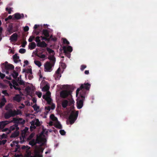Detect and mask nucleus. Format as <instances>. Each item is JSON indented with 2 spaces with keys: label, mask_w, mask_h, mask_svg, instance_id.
<instances>
[{
  "label": "nucleus",
  "mask_w": 157,
  "mask_h": 157,
  "mask_svg": "<svg viewBox=\"0 0 157 157\" xmlns=\"http://www.w3.org/2000/svg\"><path fill=\"white\" fill-rule=\"evenodd\" d=\"M91 85L88 83H84L82 84L80 87L76 91V96L79 93L80 99L79 100L77 101V107L78 109H81L83 105V101L85 100L86 91L89 90L90 87Z\"/></svg>",
  "instance_id": "obj_1"
},
{
  "label": "nucleus",
  "mask_w": 157,
  "mask_h": 157,
  "mask_svg": "<svg viewBox=\"0 0 157 157\" xmlns=\"http://www.w3.org/2000/svg\"><path fill=\"white\" fill-rule=\"evenodd\" d=\"M78 111H77L75 113L73 111L69 117V119L71 124H73L77 119L78 115Z\"/></svg>",
  "instance_id": "obj_2"
},
{
  "label": "nucleus",
  "mask_w": 157,
  "mask_h": 157,
  "mask_svg": "<svg viewBox=\"0 0 157 157\" xmlns=\"http://www.w3.org/2000/svg\"><path fill=\"white\" fill-rule=\"evenodd\" d=\"M54 65V63L50 62H47L44 64V71L45 72H50L52 70V67Z\"/></svg>",
  "instance_id": "obj_3"
},
{
  "label": "nucleus",
  "mask_w": 157,
  "mask_h": 157,
  "mask_svg": "<svg viewBox=\"0 0 157 157\" xmlns=\"http://www.w3.org/2000/svg\"><path fill=\"white\" fill-rule=\"evenodd\" d=\"M11 121V122L13 121L14 123L17 124L18 126L19 124L23 125L25 123V120L21 118H13V121Z\"/></svg>",
  "instance_id": "obj_4"
},
{
  "label": "nucleus",
  "mask_w": 157,
  "mask_h": 157,
  "mask_svg": "<svg viewBox=\"0 0 157 157\" xmlns=\"http://www.w3.org/2000/svg\"><path fill=\"white\" fill-rule=\"evenodd\" d=\"M71 92L67 90H63L60 93V97L63 98H65L69 95H71Z\"/></svg>",
  "instance_id": "obj_5"
},
{
  "label": "nucleus",
  "mask_w": 157,
  "mask_h": 157,
  "mask_svg": "<svg viewBox=\"0 0 157 157\" xmlns=\"http://www.w3.org/2000/svg\"><path fill=\"white\" fill-rule=\"evenodd\" d=\"M63 70H62L60 67H59L56 71L54 75L55 78H60L61 76V73L63 72Z\"/></svg>",
  "instance_id": "obj_6"
},
{
  "label": "nucleus",
  "mask_w": 157,
  "mask_h": 157,
  "mask_svg": "<svg viewBox=\"0 0 157 157\" xmlns=\"http://www.w3.org/2000/svg\"><path fill=\"white\" fill-rule=\"evenodd\" d=\"M3 64L5 66V68L6 70H9L14 69L13 66L11 64H8L7 62H6L5 63H3Z\"/></svg>",
  "instance_id": "obj_7"
},
{
  "label": "nucleus",
  "mask_w": 157,
  "mask_h": 157,
  "mask_svg": "<svg viewBox=\"0 0 157 157\" xmlns=\"http://www.w3.org/2000/svg\"><path fill=\"white\" fill-rule=\"evenodd\" d=\"M64 52L67 53L68 52H71L72 51V48L71 47L69 46H64L63 48Z\"/></svg>",
  "instance_id": "obj_8"
},
{
  "label": "nucleus",
  "mask_w": 157,
  "mask_h": 157,
  "mask_svg": "<svg viewBox=\"0 0 157 157\" xmlns=\"http://www.w3.org/2000/svg\"><path fill=\"white\" fill-rule=\"evenodd\" d=\"M13 110L10 109L8 112L6 113L4 117L6 119H8L12 117H14V115L13 113Z\"/></svg>",
  "instance_id": "obj_9"
},
{
  "label": "nucleus",
  "mask_w": 157,
  "mask_h": 157,
  "mask_svg": "<svg viewBox=\"0 0 157 157\" xmlns=\"http://www.w3.org/2000/svg\"><path fill=\"white\" fill-rule=\"evenodd\" d=\"M25 78H32L33 76L32 74V71L31 69H28L27 72L25 75Z\"/></svg>",
  "instance_id": "obj_10"
},
{
  "label": "nucleus",
  "mask_w": 157,
  "mask_h": 157,
  "mask_svg": "<svg viewBox=\"0 0 157 157\" xmlns=\"http://www.w3.org/2000/svg\"><path fill=\"white\" fill-rule=\"evenodd\" d=\"M25 90L28 95L31 96L33 92V90L29 86L26 87L25 89Z\"/></svg>",
  "instance_id": "obj_11"
},
{
  "label": "nucleus",
  "mask_w": 157,
  "mask_h": 157,
  "mask_svg": "<svg viewBox=\"0 0 157 157\" xmlns=\"http://www.w3.org/2000/svg\"><path fill=\"white\" fill-rule=\"evenodd\" d=\"M13 59L14 62L15 63H18L21 61L20 59L19 56H18L17 54L16 53L13 56Z\"/></svg>",
  "instance_id": "obj_12"
},
{
  "label": "nucleus",
  "mask_w": 157,
  "mask_h": 157,
  "mask_svg": "<svg viewBox=\"0 0 157 157\" xmlns=\"http://www.w3.org/2000/svg\"><path fill=\"white\" fill-rule=\"evenodd\" d=\"M17 34L16 33H14L12 35L10 38V40L11 42L16 41L17 40Z\"/></svg>",
  "instance_id": "obj_13"
},
{
  "label": "nucleus",
  "mask_w": 157,
  "mask_h": 157,
  "mask_svg": "<svg viewBox=\"0 0 157 157\" xmlns=\"http://www.w3.org/2000/svg\"><path fill=\"white\" fill-rule=\"evenodd\" d=\"M31 125H35L36 126H39L40 125V122L38 119H36L35 121H33L31 122Z\"/></svg>",
  "instance_id": "obj_14"
},
{
  "label": "nucleus",
  "mask_w": 157,
  "mask_h": 157,
  "mask_svg": "<svg viewBox=\"0 0 157 157\" xmlns=\"http://www.w3.org/2000/svg\"><path fill=\"white\" fill-rule=\"evenodd\" d=\"M47 44L44 41L40 42L37 44V46L39 47L44 48L47 46Z\"/></svg>",
  "instance_id": "obj_15"
},
{
  "label": "nucleus",
  "mask_w": 157,
  "mask_h": 157,
  "mask_svg": "<svg viewBox=\"0 0 157 157\" xmlns=\"http://www.w3.org/2000/svg\"><path fill=\"white\" fill-rule=\"evenodd\" d=\"M19 134V132L18 130H15L12 133L10 136L11 138H15L18 136Z\"/></svg>",
  "instance_id": "obj_16"
},
{
  "label": "nucleus",
  "mask_w": 157,
  "mask_h": 157,
  "mask_svg": "<svg viewBox=\"0 0 157 157\" xmlns=\"http://www.w3.org/2000/svg\"><path fill=\"white\" fill-rule=\"evenodd\" d=\"M13 100L18 102H19L21 100V97L19 94H17L13 98Z\"/></svg>",
  "instance_id": "obj_17"
},
{
  "label": "nucleus",
  "mask_w": 157,
  "mask_h": 157,
  "mask_svg": "<svg viewBox=\"0 0 157 157\" xmlns=\"http://www.w3.org/2000/svg\"><path fill=\"white\" fill-rule=\"evenodd\" d=\"M13 87L14 89L16 90H20L21 89V88L18 87H16V86H18V83L16 81H15L14 80H13Z\"/></svg>",
  "instance_id": "obj_18"
},
{
  "label": "nucleus",
  "mask_w": 157,
  "mask_h": 157,
  "mask_svg": "<svg viewBox=\"0 0 157 157\" xmlns=\"http://www.w3.org/2000/svg\"><path fill=\"white\" fill-rule=\"evenodd\" d=\"M6 102V101L4 96H3V98L2 99L0 102V108H2V107L4 105L5 103Z\"/></svg>",
  "instance_id": "obj_19"
},
{
  "label": "nucleus",
  "mask_w": 157,
  "mask_h": 157,
  "mask_svg": "<svg viewBox=\"0 0 157 157\" xmlns=\"http://www.w3.org/2000/svg\"><path fill=\"white\" fill-rule=\"evenodd\" d=\"M10 131H13L16 129V130H18L19 129V128L18 125L15 123V124L11 126L10 128Z\"/></svg>",
  "instance_id": "obj_20"
},
{
  "label": "nucleus",
  "mask_w": 157,
  "mask_h": 157,
  "mask_svg": "<svg viewBox=\"0 0 157 157\" xmlns=\"http://www.w3.org/2000/svg\"><path fill=\"white\" fill-rule=\"evenodd\" d=\"M48 59L51 61L50 62H51L52 63H54L55 64L56 62V59L54 56L51 55L49 56L48 57Z\"/></svg>",
  "instance_id": "obj_21"
},
{
  "label": "nucleus",
  "mask_w": 157,
  "mask_h": 157,
  "mask_svg": "<svg viewBox=\"0 0 157 157\" xmlns=\"http://www.w3.org/2000/svg\"><path fill=\"white\" fill-rule=\"evenodd\" d=\"M14 17L17 19H19L24 17L23 14H21L19 13H16L14 15Z\"/></svg>",
  "instance_id": "obj_22"
},
{
  "label": "nucleus",
  "mask_w": 157,
  "mask_h": 157,
  "mask_svg": "<svg viewBox=\"0 0 157 157\" xmlns=\"http://www.w3.org/2000/svg\"><path fill=\"white\" fill-rule=\"evenodd\" d=\"M54 126L56 128L59 129H61L62 128V125L58 121H57V122L55 123L54 124Z\"/></svg>",
  "instance_id": "obj_23"
},
{
  "label": "nucleus",
  "mask_w": 157,
  "mask_h": 157,
  "mask_svg": "<svg viewBox=\"0 0 157 157\" xmlns=\"http://www.w3.org/2000/svg\"><path fill=\"white\" fill-rule=\"evenodd\" d=\"M68 101L66 100H64L62 103V105L63 108H66L68 105Z\"/></svg>",
  "instance_id": "obj_24"
},
{
  "label": "nucleus",
  "mask_w": 157,
  "mask_h": 157,
  "mask_svg": "<svg viewBox=\"0 0 157 157\" xmlns=\"http://www.w3.org/2000/svg\"><path fill=\"white\" fill-rule=\"evenodd\" d=\"M36 47V44L34 42H33L29 44V48L31 50L34 49Z\"/></svg>",
  "instance_id": "obj_25"
},
{
  "label": "nucleus",
  "mask_w": 157,
  "mask_h": 157,
  "mask_svg": "<svg viewBox=\"0 0 157 157\" xmlns=\"http://www.w3.org/2000/svg\"><path fill=\"white\" fill-rule=\"evenodd\" d=\"M51 93L49 91H47L46 94L43 95V99H45L46 98L50 97Z\"/></svg>",
  "instance_id": "obj_26"
},
{
  "label": "nucleus",
  "mask_w": 157,
  "mask_h": 157,
  "mask_svg": "<svg viewBox=\"0 0 157 157\" xmlns=\"http://www.w3.org/2000/svg\"><path fill=\"white\" fill-rule=\"evenodd\" d=\"M12 121H4L2 122H0V128L2 127V125H3L5 126L7 124H9L10 122H11Z\"/></svg>",
  "instance_id": "obj_27"
},
{
  "label": "nucleus",
  "mask_w": 157,
  "mask_h": 157,
  "mask_svg": "<svg viewBox=\"0 0 157 157\" xmlns=\"http://www.w3.org/2000/svg\"><path fill=\"white\" fill-rule=\"evenodd\" d=\"M18 75V73L17 72L14 71L11 74V75L14 78H16Z\"/></svg>",
  "instance_id": "obj_28"
},
{
  "label": "nucleus",
  "mask_w": 157,
  "mask_h": 157,
  "mask_svg": "<svg viewBox=\"0 0 157 157\" xmlns=\"http://www.w3.org/2000/svg\"><path fill=\"white\" fill-rule=\"evenodd\" d=\"M43 33L46 37H48L49 36L48 31L47 30H43Z\"/></svg>",
  "instance_id": "obj_29"
},
{
  "label": "nucleus",
  "mask_w": 157,
  "mask_h": 157,
  "mask_svg": "<svg viewBox=\"0 0 157 157\" xmlns=\"http://www.w3.org/2000/svg\"><path fill=\"white\" fill-rule=\"evenodd\" d=\"M50 118L53 121H58L57 118L55 117L53 114H51L50 116Z\"/></svg>",
  "instance_id": "obj_30"
},
{
  "label": "nucleus",
  "mask_w": 157,
  "mask_h": 157,
  "mask_svg": "<svg viewBox=\"0 0 157 157\" xmlns=\"http://www.w3.org/2000/svg\"><path fill=\"white\" fill-rule=\"evenodd\" d=\"M13 113L14 115V117L15 115H18L21 113V112L20 110H17V111L15 110L13 111Z\"/></svg>",
  "instance_id": "obj_31"
},
{
  "label": "nucleus",
  "mask_w": 157,
  "mask_h": 157,
  "mask_svg": "<svg viewBox=\"0 0 157 157\" xmlns=\"http://www.w3.org/2000/svg\"><path fill=\"white\" fill-rule=\"evenodd\" d=\"M36 142L34 139H33L32 140L29 142V144L32 146H34L36 144Z\"/></svg>",
  "instance_id": "obj_32"
},
{
  "label": "nucleus",
  "mask_w": 157,
  "mask_h": 157,
  "mask_svg": "<svg viewBox=\"0 0 157 157\" xmlns=\"http://www.w3.org/2000/svg\"><path fill=\"white\" fill-rule=\"evenodd\" d=\"M35 64L38 67H40L41 66V63L38 60H35L34 61Z\"/></svg>",
  "instance_id": "obj_33"
},
{
  "label": "nucleus",
  "mask_w": 157,
  "mask_h": 157,
  "mask_svg": "<svg viewBox=\"0 0 157 157\" xmlns=\"http://www.w3.org/2000/svg\"><path fill=\"white\" fill-rule=\"evenodd\" d=\"M18 81V83L20 85H25V82L23 80H21V79H16Z\"/></svg>",
  "instance_id": "obj_34"
},
{
  "label": "nucleus",
  "mask_w": 157,
  "mask_h": 157,
  "mask_svg": "<svg viewBox=\"0 0 157 157\" xmlns=\"http://www.w3.org/2000/svg\"><path fill=\"white\" fill-rule=\"evenodd\" d=\"M44 99L47 101V103L48 104H50L51 102H52V99L50 97L46 98L45 99Z\"/></svg>",
  "instance_id": "obj_35"
},
{
  "label": "nucleus",
  "mask_w": 157,
  "mask_h": 157,
  "mask_svg": "<svg viewBox=\"0 0 157 157\" xmlns=\"http://www.w3.org/2000/svg\"><path fill=\"white\" fill-rule=\"evenodd\" d=\"M32 107L34 110L36 111H37L39 109V107L37 106L36 104L34 105Z\"/></svg>",
  "instance_id": "obj_36"
},
{
  "label": "nucleus",
  "mask_w": 157,
  "mask_h": 157,
  "mask_svg": "<svg viewBox=\"0 0 157 157\" xmlns=\"http://www.w3.org/2000/svg\"><path fill=\"white\" fill-rule=\"evenodd\" d=\"M49 88L47 86H44L42 89V90L43 91H48L49 90Z\"/></svg>",
  "instance_id": "obj_37"
},
{
  "label": "nucleus",
  "mask_w": 157,
  "mask_h": 157,
  "mask_svg": "<svg viewBox=\"0 0 157 157\" xmlns=\"http://www.w3.org/2000/svg\"><path fill=\"white\" fill-rule=\"evenodd\" d=\"M12 8H8L7 7L6 9V11H8L9 14H10L11 12L12 11Z\"/></svg>",
  "instance_id": "obj_38"
},
{
  "label": "nucleus",
  "mask_w": 157,
  "mask_h": 157,
  "mask_svg": "<svg viewBox=\"0 0 157 157\" xmlns=\"http://www.w3.org/2000/svg\"><path fill=\"white\" fill-rule=\"evenodd\" d=\"M52 35H51L50 36V38H47L48 37H46V40H47L48 41H49L50 40H53V41H55L56 40V38H55V39H52Z\"/></svg>",
  "instance_id": "obj_39"
},
{
  "label": "nucleus",
  "mask_w": 157,
  "mask_h": 157,
  "mask_svg": "<svg viewBox=\"0 0 157 157\" xmlns=\"http://www.w3.org/2000/svg\"><path fill=\"white\" fill-rule=\"evenodd\" d=\"M19 52L21 54H23L25 52L26 50L24 48H21L19 51Z\"/></svg>",
  "instance_id": "obj_40"
},
{
  "label": "nucleus",
  "mask_w": 157,
  "mask_h": 157,
  "mask_svg": "<svg viewBox=\"0 0 157 157\" xmlns=\"http://www.w3.org/2000/svg\"><path fill=\"white\" fill-rule=\"evenodd\" d=\"M36 94L37 95L39 98H40L42 96V93L40 92L36 91Z\"/></svg>",
  "instance_id": "obj_41"
},
{
  "label": "nucleus",
  "mask_w": 157,
  "mask_h": 157,
  "mask_svg": "<svg viewBox=\"0 0 157 157\" xmlns=\"http://www.w3.org/2000/svg\"><path fill=\"white\" fill-rule=\"evenodd\" d=\"M59 132L62 135H64L66 134V132L64 130H61L59 131Z\"/></svg>",
  "instance_id": "obj_42"
},
{
  "label": "nucleus",
  "mask_w": 157,
  "mask_h": 157,
  "mask_svg": "<svg viewBox=\"0 0 157 157\" xmlns=\"http://www.w3.org/2000/svg\"><path fill=\"white\" fill-rule=\"evenodd\" d=\"M86 67V66L84 65H82L81 66L80 69L81 71H83Z\"/></svg>",
  "instance_id": "obj_43"
},
{
  "label": "nucleus",
  "mask_w": 157,
  "mask_h": 157,
  "mask_svg": "<svg viewBox=\"0 0 157 157\" xmlns=\"http://www.w3.org/2000/svg\"><path fill=\"white\" fill-rule=\"evenodd\" d=\"M35 37L33 36H31L29 38L28 41L29 42H31L34 39Z\"/></svg>",
  "instance_id": "obj_44"
},
{
  "label": "nucleus",
  "mask_w": 157,
  "mask_h": 157,
  "mask_svg": "<svg viewBox=\"0 0 157 157\" xmlns=\"http://www.w3.org/2000/svg\"><path fill=\"white\" fill-rule=\"evenodd\" d=\"M34 133H32L28 137V139L30 140L34 136Z\"/></svg>",
  "instance_id": "obj_45"
},
{
  "label": "nucleus",
  "mask_w": 157,
  "mask_h": 157,
  "mask_svg": "<svg viewBox=\"0 0 157 157\" xmlns=\"http://www.w3.org/2000/svg\"><path fill=\"white\" fill-rule=\"evenodd\" d=\"M47 51L50 53H53L54 51L49 48H47Z\"/></svg>",
  "instance_id": "obj_46"
},
{
  "label": "nucleus",
  "mask_w": 157,
  "mask_h": 157,
  "mask_svg": "<svg viewBox=\"0 0 157 157\" xmlns=\"http://www.w3.org/2000/svg\"><path fill=\"white\" fill-rule=\"evenodd\" d=\"M7 138V136L5 134H3L1 136V139H6Z\"/></svg>",
  "instance_id": "obj_47"
},
{
  "label": "nucleus",
  "mask_w": 157,
  "mask_h": 157,
  "mask_svg": "<svg viewBox=\"0 0 157 157\" xmlns=\"http://www.w3.org/2000/svg\"><path fill=\"white\" fill-rule=\"evenodd\" d=\"M63 43L64 44H69V42L65 38L63 39Z\"/></svg>",
  "instance_id": "obj_48"
},
{
  "label": "nucleus",
  "mask_w": 157,
  "mask_h": 157,
  "mask_svg": "<svg viewBox=\"0 0 157 157\" xmlns=\"http://www.w3.org/2000/svg\"><path fill=\"white\" fill-rule=\"evenodd\" d=\"M2 93L4 94L5 96H8L9 95L6 90H3L2 92Z\"/></svg>",
  "instance_id": "obj_49"
},
{
  "label": "nucleus",
  "mask_w": 157,
  "mask_h": 157,
  "mask_svg": "<svg viewBox=\"0 0 157 157\" xmlns=\"http://www.w3.org/2000/svg\"><path fill=\"white\" fill-rule=\"evenodd\" d=\"M40 37L39 36H37L36 38L35 41L37 43L40 42Z\"/></svg>",
  "instance_id": "obj_50"
},
{
  "label": "nucleus",
  "mask_w": 157,
  "mask_h": 157,
  "mask_svg": "<svg viewBox=\"0 0 157 157\" xmlns=\"http://www.w3.org/2000/svg\"><path fill=\"white\" fill-rule=\"evenodd\" d=\"M61 66L64 69L66 68V66L65 64L64 63H61Z\"/></svg>",
  "instance_id": "obj_51"
},
{
  "label": "nucleus",
  "mask_w": 157,
  "mask_h": 157,
  "mask_svg": "<svg viewBox=\"0 0 157 157\" xmlns=\"http://www.w3.org/2000/svg\"><path fill=\"white\" fill-rule=\"evenodd\" d=\"M5 75L0 72V77L1 78H4L5 77Z\"/></svg>",
  "instance_id": "obj_52"
},
{
  "label": "nucleus",
  "mask_w": 157,
  "mask_h": 157,
  "mask_svg": "<svg viewBox=\"0 0 157 157\" xmlns=\"http://www.w3.org/2000/svg\"><path fill=\"white\" fill-rule=\"evenodd\" d=\"M24 63L25 64L23 65V66L25 67L26 65H27L28 64V61L27 60H25L24 61Z\"/></svg>",
  "instance_id": "obj_53"
},
{
  "label": "nucleus",
  "mask_w": 157,
  "mask_h": 157,
  "mask_svg": "<svg viewBox=\"0 0 157 157\" xmlns=\"http://www.w3.org/2000/svg\"><path fill=\"white\" fill-rule=\"evenodd\" d=\"M6 142H7V140H3L2 141H1V143H1V145L2 144L4 145V144H5L6 143Z\"/></svg>",
  "instance_id": "obj_54"
},
{
  "label": "nucleus",
  "mask_w": 157,
  "mask_h": 157,
  "mask_svg": "<svg viewBox=\"0 0 157 157\" xmlns=\"http://www.w3.org/2000/svg\"><path fill=\"white\" fill-rule=\"evenodd\" d=\"M29 29V28L28 26H25L24 27V31L25 32L28 31Z\"/></svg>",
  "instance_id": "obj_55"
},
{
  "label": "nucleus",
  "mask_w": 157,
  "mask_h": 157,
  "mask_svg": "<svg viewBox=\"0 0 157 157\" xmlns=\"http://www.w3.org/2000/svg\"><path fill=\"white\" fill-rule=\"evenodd\" d=\"M39 57L41 58H44L45 57V55L44 54H42L40 56H38Z\"/></svg>",
  "instance_id": "obj_56"
},
{
  "label": "nucleus",
  "mask_w": 157,
  "mask_h": 157,
  "mask_svg": "<svg viewBox=\"0 0 157 157\" xmlns=\"http://www.w3.org/2000/svg\"><path fill=\"white\" fill-rule=\"evenodd\" d=\"M26 42L25 41V42H24L22 44V45H21V46L22 47H25L26 45Z\"/></svg>",
  "instance_id": "obj_57"
},
{
  "label": "nucleus",
  "mask_w": 157,
  "mask_h": 157,
  "mask_svg": "<svg viewBox=\"0 0 157 157\" xmlns=\"http://www.w3.org/2000/svg\"><path fill=\"white\" fill-rule=\"evenodd\" d=\"M12 18V16L11 15L9 16L7 18L5 19V21H7L9 19H11Z\"/></svg>",
  "instance_id": "obj_58"
},
{
  "label": "nucleus",
  "mask_w": 157,
  "mask_h": 157,
  "mask_svg": "<svg viewBox=\"0 0 157 157\" xmlns=\"http://www.w3.org/2000/svg\"><path fill=\"white\" fill-rule=\"evenodd\" d=\"M21 106H19V108L20 109H23L25 107V105L22 103L21 104Z\"/></svg>",
  "instance_id": "obj_59"
},
{
  "label": "nucleus",
  "mask_w": 157,
  "mask_h": 157,
  "mask_svg": "<svg viewBox=\"0 0 157 157\" xmlns=\"http://www.w3.org/2000/svg\"><path fill=\"white\" fill-rule=\"evenodd\" d=\"M35 125H31V126L30 127V129H32V128H33V129H35L36 128V127L35 126Z\"/></svg>",
  "instance_id": "obj_60"
},
{
  "label": "nucleus",
  "mask_w": 157,
  "mask_h": 157,
  "mask_svg": "<svg viewBox=\"0 0 157 157\" xmlns=\"http://www.w3.org/2000/svg\"><path fill=\"white\" fill-rule=\"evenodd\" d=\"M32 101H33V102L34 103H36V99L35 98H33V99H32Z\"/></svg>",
  "instance_id": "obj_61"
},
{
  "label": "nucleus",
  "mask_w": 157,
  "mask_h": 157,
  "mask_svg": "<svg viewBox=\"0 0 157 157\" xmlns=\"http://www.w3.org/2000/svg\"><path fill=\"white\" fill-rule=\"evenodd\" d=\"M13 143L14 144H18V143H19V141H13Z\"/></svg>",
  "instance_id": "obj_62"
},
{
  "label": "nucleus",
  "mask_w": 157,
  "mask_h": 157,
  "mask_svg": "<svg viewBox=\"0 0 157 157\" xmlns=\"http://www.w3.org/2000/svg\"><path fill=\"white\" fill-rule=\"evenodd\" d=\"M84 73L86 75H88L89 74V71L86 70L85 71Z\"/></svg>",
  "instance_id": "obj_63"
},
{
  "label": "nucleus",
  "mask_w": 157,
  "mask_h": 157,
  "mask_svg": "<svg viewBox=\"0 0 157 157\" xmlns=\"http://www.w3.org/2000/svg\"><path fill=\"white\" fill-rule=\"evenodd\" d=\"M55 107V105H52L51 106V108L52 109H54Z\"/></svg>",
  "instance_id": "obj_64"
}]
</instances>
